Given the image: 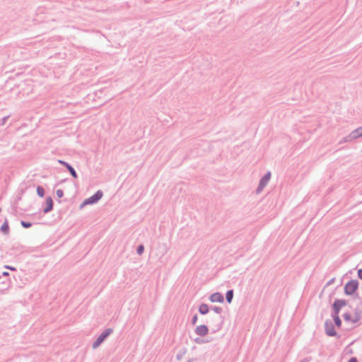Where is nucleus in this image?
<instances>
[{
  "label": "nucleus",
  "instance_id": "1",
  "mask_svg": "<svg viewBox=\"0 0 362 362\" xmlns=\"http://www.w3.org/2000/svg\"><path fill=\"white\" fill-rule=\"evenodd\" d=\"M348 302L345 299H335L332 304V317H339L341 309L347 305Z\"/></svg>",
  "mask_w": 362,
  "mask_h": 362
},
{
  "label": "nucleus",
  "instance_id": "2",
  "mask_svg": "<svg viewBox=\"0 0 362 362\" xmlns=\"http://www.w3.org/2000/svg\"><path fill=\"white\" fill-rule=\"evenodd\" d=\"M113 333L112 328H107L105 329L95 339L92 344L93 349H97L101 344H103L105 339Z\"/></svg>",
  "mask_w": 362,
  "mask_h": 362
},
{
  "label": "nucleus",
  "instance_id": "3",
  "mask_svg": "<svg viewBox=\"0 0 362 362\" xmlns=\"http://www.w3.org/2000/svg\"><path fill=\"white\" fill-rule=\"evenodd\" d=\"M103 196V192L100 189L98 190L94 194L84 199L80 205V209L83 208L86 205L96 204Z\"/></svg>",
  "mask_w": 362,
  "mask_h": 362
},
{
  "label": "nucleus",
  "instance_id": "4",
  "mask_svg": "<svg viewBox=\"0 0 362 362\" xmlns=\"http://www.w3.org/2000/svg\"><path fill=\"white\" fill-rule=\"evenodd\" d=\"M359 283L358 280L351 279L344 286V293L346 296H352L358 289Z\"/></svg>",
  "mask_w": 362,
  "mask_h": 362
},
{
  "label": "nucleus",
  "instance_id": "5",
  "mask_svg": "<svg viewBox=\"0 0 362 362\" xmlns=\"http://www.w3.org/2000/svg\"><path fill=\"white\" fill-rule=\"evenodd\" d=\"M325 332L328 337H335L338 339L341 337L335 330L333 322L329 319L325 322Z\"/></svg>",
  "mask_w": 362,
  "mask_h": 362
},
{
  "label": "nucleus",
  "instance_id": "6",
  "mask_svg": "<svg viewBox=\"0 0 362 362\" xmlns=\"http://www.w3.org/2000/svg\"><path fill=\"white\" fill-rule=\"evenodd\" d=\"M222 322L221 317L217 315L212 316L209 320H207V323H211L212 325V333H215L221 329Z\"/></svg>",
  "mask_w": 362,
  "mask_h": 362
},
{
  "label": "nucleus",
  "instance_id": "7",
  "mask_svg": "<svg viewBox=\"0 0 362 362\" xmlns=\"http://www.w3.org/2000/svg\"><path fill=\"white\" fill-rule=\"evenodd\" d=\"M272 177V173L270 171L267 172L260 179L258 186L256 189V193L259 194L263 189L268 184Z\"/></svg>",
  "mask_w": 362,
  "mask_h": 362
},
{
  "label": "nucleus",
  "instance_id": "8",
  "mask_svg": "<svg viewBox=\"0 0 362 362\" xmlns=\"http://www.w3.org/2000/svg\"><path fill=\"white\" fill-rule=\"evenodd\" d=\"M362 136V126L354 129L351 132V134L344 138V141L345 142L350 141L353 139H358Z\"/></svg>",
  "mask_w": 362,
  "mask_h": 362
},
{
  "label": "nucleus",
  "instance_id": "9",
  "mask_svg": "<svg viewBox=\"0 0 362 362\" xmlns=\"http://www.w3.org/2000/svg\"><path fill=\"white\" fill-rule=\"evenodd\" d=\"M57 162L59 163L62 164V165H64L67 169V170L69 172V173L74 178L78 177V175H77L75 169L69 163H67L64 160H58Z\"/></svg>",
  "mask_w": 362,
  "mask_h": 362
},
{
  "label": "nucleus",
  "instance_id": "10",
  "mask_svg": "<svg viewBox=\"0 0 362 362\" xmlns=\"http://www.w3.org/2000/svg\"><path fill=\"white\" fill-rule=\"evenodd\" d=\"M194 332L200 337H204L209 333V327L205 325H199L196 327Z\"/></svg>",
  "mask_w": 362,
  "mask_h": 362
},
{
  "label": "nucleus",
  "instance_id": "11",
  "mask_svg": "<svg viewBox=\"0 0 362 362\" xmlns=\"http://www.w3.org/2000/svg\"><path fill=\"white\" fill-rule=\"evenodd\" d=\"M209 299L212 303H216V302L223 303L224 301V297H223V294H221L219 292H216V293H212L209 296Z\"/></svg>",
  "mask_w": 362,
  "mask_h": 362
},
{
  "label": "nucleus",
  "instance_id": "12",
  "mask_svg": "<svg viewBox=\"0 0 362 362\" xmlns=\"http://www.w3.org/2000/svg\"><path fill=\"white\" fill-rule=\"evenodd\" d=\"M54 202L51 197H47L45 201V207L43 209V213L47 214L53 209Z\"/></svg>",
  "mask_w": 362,
  "mask_h": 362
},
{
  "label": "nucleus",
  "instance_id": "13",
  "mask_svg": "<svg viewBox=\"0 0 362 362\" xmlns=\"http://www.w3.org/2000/svg\"><path fill=\"white\" fill-rule=\"evenodd\" d=\"M354 317L353 318L352 322L356 323L361 319L362 311L359 308H356L354 310Z\"/></svg>",
  "mask_w": 362,
  "mask_h": 362
},
{
  "label": "nucleus",
  "instance_id": "14",
  "mask_svg": "<svg viewBox=\"0 0 362 362\" xmlns=\"http://www.w3.org/2000/svg\"><path fill=\"white\" fill-rule=\"evenodd\" d=\"M209 310H210L209 306L206 303H202L199 306V309H198L199 313L203 315H206L209 312Z\"/></svg>",
  "mask_w": 362,
  "mask_h": 362
},
{
  "label": "nucleus",
  "instance_id": "15",
  "mask_svg": "<svg viewBox=\"0 0 362 362\" xmlns=\"http://www.w3.org/2000/svg\"><path fill=\"white\" fill-rule=\"evenodd\" d=\"M234 291L233 289L228 290L226 293V299L228 303L232 302L233 298Z\"/></svg>",
  "mask_w": 362,
  "mask_h": 362
},
{
  "label": "nucleus",
  "instance_id": "16",
  "mask_svg": "<svg viewBox=\"0 0 362 362\" xmlns=\"http://www.w3.org/2000/svg\"><path fill=\"white\" fill-rule=\"evenodd\" d=\"M332 319L334 321V325L336 326L337 328H340L342 325V322L340 317H332Z\"/></svg>",
  "mask_w": 362,
  "mask_h": 362
},
{
  "label": "nucleus",
  "instance_id": "17",
  "mask_svg": "<svg viewBox=\"0 0 362 362\" xmlns=\"http://www.w3.org/2000/svg\"><path fill=\"white\" fill-rule=\"evenodd\" d=\"M37 194L40 197H43L45 196V192L43 187L40 185L37 187Z\"/></svg>",
  "mask_w": 362,
  "mask_h": 362
},
{
  "label": "nucleus",
  "instance_id": "18",
  "mask_svg": "<svg viewBox=\"0 0 362 362\" xmlns=\"http://www.w3.org/2000/svg\"><path fill=\"white\" fill-rule=\"evenodd\" d=\"M343 318L346 322H352L353 320L352 316L349 313H345L343 315Z\"/></svg>",
  "mask_w": 362,
  "mask_h": 362
},
{
  "label": "nucleus",
  "instance_id": "19",
  "mask_svg": "<svg viewBox=\"0 0 362 362\" xmlns=\"http://www.w3.org/2000/svg\"><path fill=\"white\" fill-rule=\"evenodd\" d=\"M144 252V246L143 244H140L136 247V253L139 255H141Z\"/></svg>",
  "mask_w": 362,
  "mask_h": 362
},
{
  "label": "nucleus",
  "instance_id": "20",
  "mask_svg": "<svg viewBox=\"0 0 362 362\" xmlns=\"http://www.w3.org/2000/svg\"><path fill=\"white\" fill-rule=\"evenodd\" d=\"M210 308L217 314H221L223 312L222 308L218 306H211Z\"/></svg>",
  "mask_w": 362,
  "mask_h": 362
},
{
  "label": "nucleus",
  "instance_id": "21",
  "mask_svg": "<svg viewBox=\"0 0 362 362\" xmlns=\"http://www.w3.org/2000/svg\"><path fill=\"white\" fill-rule=\"evenodd\" d=\"M1 230L4 233H6L8 230V225L7 223H4L2 226H1Z\"/></svg>",
  "mask_w": 362,
  "mask_h": 362
},
{
  "label": "nucleus",
  "instance_id": "22",
  "mask_svg": "<svg viewBox=\"0 0 362 362\" xmlns=\"http://www.w3.org/2000/svg\"><path fill=\"white\" fill-rule=\"evenodd\" d=\"M56 195H57V197L58 198H62V197L64 196V192H63V190H62V189H57V190L56 191Z\"/></svg>",
  "mask_w": 362,
  "mask_h": 362
},
{
  "label": "nucleus",
  "instance_id": "23",
  "mask_svg": "<svg viewBox=\"0 0 362 362\" xmlns=\"http://www.w3.org/2000/svg\"><path fill=\"white\" fill-rule=\"evenodd\" d=\"M197 320H198V316H197V315H194L192 317V324L193 325H194L197 323Z\"/></svg>",
  "mask_w": 362,
  "mask_h": 362
},
{
  "label": "nucleus",
  "instance_id": "24",
  "mask_svg": "<svg viewBox=\"0 0 362 362\" xmlns=\"http://www.w3.org/2000/svg\"><path fill=\"white\" fill-rule=\"evenodd\" d=\"M33 223L29 221H24V228H28L31 227Z\"/></svg>",
  "mask_w": 362,
  "mask_h": 362
},
{
  "label": "nucleus",
  "instance_id": "25",
  "mask_svg": "<svg viewBox=\"0 0 362 362\" xmlns=\"http://www.w3.org/2000/svg\"><path fill=\"white\" fill-rule=\"evenodd\" d=\"M334 281H335V278L334 277L327 282L326 286H329L333 284L334 283Z\"/></svg>",
  "mask_w": 362,
  "mask_h": 362
},
{
  "label": "nucleus",
  "instance_id": "26",
  "mask_svg": "<svg viewBox=\"0 0 362 362\" xmlns=\"http://www.w3.org/2000/svg\"><path fill=\"white\" fill-rule=\"evenodd\" d=\"M194 341L197 343V344H202L204 342V339H201V338H196L194 339Z\"/></svg>",
  "mask_w": 362,
  "mask_h": 362
},
{
  "label": "nucleus",
  "instance_id": "27",
  "mask_svg": "<svg viewBox=\"0 0 362 362\" xmlns=\"http://www.w3.org/2000/svg\"><path fill=\"white\" fill-rule=\"evenodd\" d=\"M358 277L362 280V269H359L357 272Z\"/></svg>",
  "mask_w": 362,
  "mask_h": 362
},
{
  "label": "nucleus",
  "instance_id": "28",
  "mask_svg": "<svg viewBox=\"0 0 362 362\" xmlns=\"http://www.w3.org/2000/svg\"><path fill=\"white\" fill-rule=\"evenodd\" d=\"M347 362H358L356 357H351Z\"/></svg>",
  "mask_w": 362,
  "mask_h": 362
},
{
  "label": "nucleus",
  "instance_id": "29",
  "mask_svg": "<svg viewBox=\"0 0 362 362\" xmlns=\"http://www.w3.org/2000/svg\"><path fill=\"white\" fill-rule=\"evenodd\" d=\"M311 360L310 358H305L303 360H302L300 362H310Z\"/></svg>",
  "mask_w": 362,
  "mask_h": 362
},
{
  "label": "nucleus",
  "instance_id": "30",
  "mask_svg": "<svg viewBox=\"0 0 362 362\" xmlns=\"http://www.w3.org/2000/svg\"><path fill=\"white\" fill-rule=\"evenodd\" d=\"M181 358H182V355H181V354H177V358L178 360H180V359H181Z\"/></svg>",
  "mask_w": 362,
  "mask_h": 362
},
{
  "label": "nucleus",
  "instance_id": "31",
  "mask_svg": "<svg viewBox=\"0 0 362 362\" xmlns=\"http://www.w3.org/2000/svg\"><path fill=\"white\" fill-rule=\"evenodd\" d=\"M7 268H8V267H7ZM9 269H11V270H15V269L13 268V267H9Z\"/></svg>",
  "mask_w": 362,
  "mask_h": 362
},
{
  "label": "nucleus",
  "instance_id": "32",
  "mask_svg": "<svg viewBox=\"0 0 362 362\" xmlns=\"http://www.w3.org/2000/svg\"><path fill=\"white\" fill-rule=\"evenodd\" d=\"M3 274H4V275H8V273H7V272H3Z\"/></svg>",
  "mask_w": 362,
  "mask_h": 362
},
{
  "label": "nucleus",
  "instance_id": "33",
  "mask_svg": "<svg viewBox=\"0 0 362 362\" xmlns=\"http://www.w3.org/2000/svg\"><path fill=\"white\" fill-rule=\"evenodd\" d=\"M187 362H191V361H190V360H189Z\"/></svg>",
  "mask_w": 362,
  "mask_h": 362
}]
</instances>
